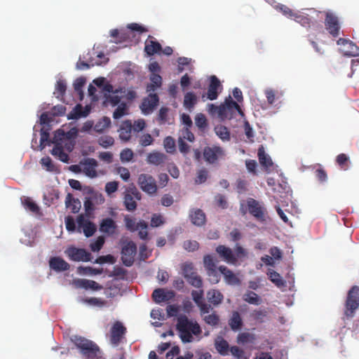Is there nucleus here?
Returning <instances> with one entry per match:
<instances>
[{"label":"nucleus","mask_w":359,"mask_h":359,"mask_svg":"<svg viewBox=\"0 0 359 359\" xmlns=\"http://www.w3.org/2000/svg\"><path fill=\"white\" fill-rule=\"evenodd\" d=\"M123 221L126 229L130 232H135L139 229L138 222L136 223V219L129 215L124 216Z\"/></svg>","instance_id":"obj_41"},{"label":"nucleus","mask_w":359,"mask_h":359,"mask_svg":"<svg viewBox=\"0 0 359 359\" xmlns=\"http://www.w3.org/2000/svg\"><path fill=\"white\" fill-rule=\"evenodd\" d=\"M336 162L341 170H346L348 168L349 158L345 154H340L336 158Z\"/></svg>","instance_id":"obj_47"},{"label":"nucleus","mask_w":359,"mask_h":359,"mask_svg":"<svg viewBox=\"0 0 359 359\" xmlns=\"http://www.w3.org/2000/svg\"><path fill=\"white\" fill-rule=\"evenodd\" d=\"M117 227L116 222L109 217L102 219L100 223V231L108 236L115 234Z\"/></svg>","instance_id":"obj_21"},{"label":"nucleus","mask_w":359,"mask_h":359,"mask_svg":"<svg viewBox=\"0 0 359 359\" xmlns=\"http://www.w3.org/2000/svg\"><path fill=\"white\" fill-rule=\"evenodd\" d=\"M229 351L231 355L235 357L236 359H247L245 356L244 351L236 346H233L230 348Z\"/></svg>","instance_id":"obj_57"},{"label":"nucleus","mask_w":359,"mask_h":359,"mask_svg":"<svg viewBox=\"0 0 359 359\" xmlns=\"http://www.w3.org/2000/svg\"><path fill=\"white\" fill-rule=\"evenodd\" d=\"M215 132L222 140L228 141L230 140V132L226 126L222 125L217 126L215 127Z\"/></svg>","instance_id":"obj_39"},{"label":"nucleus","mask_w":359,"mask_h":359,"mask_svg":"<svg viewBox=\"0 0 359 359\" xmlns=\"http://www.w3.org/2000/svg\"><path fill=\"white\" fill-rule=\"evenodd\" d=\"M249 212L257 220L264 221V208L255 199L249 198L247 200Z\"/></svg>","instance_id":"obj_15"},{"label":"nucleus","mask_w":359,"mask_h":359,"mask_svg":"<svg viewBox=\"0 0 359 359\" xmlns=\"http://www.w3.org/2000/svg\"><path fill=\"white\" fill-rule=\"evenodd\" d=\"M111 126V120L109 117L104 116L100 119L94 126V130L97 133H103L105 129L109 128Z\"/></svg>","instance_id":"obj_38"},{"label":"nucleus","mask_w":359,"mask_h":359,"mask_svg":"<svg viewBox=\"0 0 359 359\" xmlns=\"http://www.w3.org/2000/svg\"><path fill=\"white\" fill-rule=\"evenodd\" d=\"M133 125L131 121H125L122 123L118 130L119 132V137L121 140L125 142L128 141L131 137Z\"/></svg>","instance_id":"obj_26"},{"label":"nucleus","mask_w":359,"mask_h":359,"mask_svg":"<svg viewBox=\"0 0 359 359\" xmlns=\"http://www.w3.org/2000/svg\"><path fill=\"white\" fill-rule=\"evenodd\" d=\"M163 146L168 153L172 154L175 151V142L170 136H168L164 139Z\"/></svg>","instance_id":"obj_49"},{"label":"nucleus","mask_w":359,"mask_h":359,"mask_svg":"<svg viewBox=\"0 0 359 359\" xmlns=\"http://www.w3.org/2000/svg\"><path fill=\"white\" fill-rule=\"evenodd\" d=\"M294 20L302 25L303 27H310L311 18L309 15L304 12H297Z\"/></svg>","instance_id":"obj_42"},{"label":"nucleus","mask_w":359,"mask_h":359,"mask_svg":"<svg viewBox=\"0 0 359 359\" xmlns=\"http://www.w3.org/2000/svg\"><path fill=\"white\" fill-rule=\"evenodd\" d=\"M161 50V45L158 41H155L153 36L149 35L148 39L145 41V53L148 55L151 56L156 53H159Z\"/></svg>","instance_id":"obj_22"},{"label":"nucleus","mask_w":359,"mask_h":359,"mask_svg":"<svg viewBox=\"0 0 359 359\" xmlns=\"http://www.w3.org/2000/svg\"><path fill=\"white\" fill-rule=\"evenodd\" d=\"M80 165L83 167V172L89 177H97L96 168L98 165L97 161L93 158H83L80 162Z\"/></svg>","instance_id":"obj_18"},{"label":"nucleus","mask_w":359,"mask_h":359,"mask_svg":"<svg viewBox=\"0 0 359 359\" xmlns=\"http://www.w3.org/2000/svg\"><path fill=\"white\" fill-rule=\"evenodd\" d=\"M224 155V150L219 146L206 147L203 149L204 159L211 164L216 163L219 158H223Z\"/></svg>","instance_id":"obj_9"},{"label":"nucleus","mask_w":359,"mask_h":359,"mask_svg":"<svg viewBox=\"0 0 359 359\" xmlns=\"http://www.w3.org/2000/svg\"><path fill=\"white\" fill-rule=\"evenodd\" d=\"M138 226H139V232L138 236L142 240L147 239L148 237V232H147V228L148 224L144 220H140L138 222Z\"/></svg>","instance_id":"obj_52"},{"label":"nucleus","mask_w":359,"mask_h":359,"mask_svg":"<svg viewBox=\"0 0 359 359\" xmlns=\"http://www.w3.org/2000/svg\"><path fill=\"white\" fill-rule=\"evenodd\" d=\"M69 136L62 130H57L55 131L52 142L53 144H61V142L65 138H68Z\"/></svg>","instance_id":"obj_61"},{"label":"nucleus","mask_w":359,"mask_h":359,"mask_svg":"<svg viewBox=\"0 0 359 359\" xmlns=\"http://www.w3.org/2000/svg\"><path fill=\"white\" fill-rule=\"evenodd\" d=\"M192 276H189L186 278L187 281L193 287L201 288L203 286V280L201 277L196 271Z\"/></svg>","instance_id":"obj_46"},{"label":"nucleus","mask_w":359,"mask_h":359,"mask_svg":"<svg viewBox=\"0 0 359 359\" xmlns=\"http://www.w3.org/2000/svg\"><path fill=\"white\" fill-rule=\"evenodd\" d=\"M81 302L97 307H102L107 304L105 300L97 297L83 298L81 299Z\"/></svg>","instance_id":"obj_44"},{"label":"nucleus","mask_w":359,"mask_h":359,"mask_svg":"<svg viewBox=\"0 0 359 359\" xmlns=\"http://www.w3.org/2000/svg\"><path fill=\"white\" fill-rule=\"evenodd\" d=\"M66 90V81L63 79H59L55 84V90L54 92V94L56 95V97H62L63 95L65 94Z\"/></svg>","instance_id":"obj_45"},{"label":"nucleus","mask_w":359,"mask_h":359,"mask_svg":"<svg viewBox=\"0 0 359 359\" xmlns=\"http://www.w3.org/2000/svg\"><path fill=\"white\" fill-rule=\"evenodd\" d=\"M76 222L79 229H82L84 235L86 237L88 238L92 236L96 231L95 224L93 222L86 219L83 215H80L78 216Z\"/></svg>","instance_id":"obj_17"},{"label":"nucleus","mask_w":359,"mask_h":359,"mask_svg":"<svg viewBox=\"0 0 359 359\" xmlns=\"http://www.w3.org/2000/svg\"><path fill=\"white\" fill-rule=\"evenodd\" d=\"M139 142L142 147H145L151 145L154 139L150 134L147 133L140 136Z\"/></svg>","instance_id":"obj_58"},{"label":"nucleus","mask_w":359,"mask_h":359,"mask_svg":"<svg viewBox=\"0 0 359 359\" xmlns=\"http://www.w3.org/2000/svg\"><path fill=\"white\" fill-rule=\"evenodd\" d=\"M189 217L191 222L196 226H201L205 223V215L201 209L192 210L189 214Z\"/></svg>","instance_id":"obj_25"},{"label":"nucleus","mask_w":359,"mask_h":359,"mask_svg":"<svg viewBox=\"0 0 359 359\" xmlns=\"http://www.w3.org/2000/svg\"><path fill=\"white\" fill-rule=\"evenodd\" d=\"M222 112L223 119H231L234 111H237L240 114L243 115V113L238 105V104L233 101L231 96L226 98L224 104H221V109Z\"/></svg>","instance_id":"obj_11"},{"label":"nucleus","mask_w":359,"mask_h":359,"mask_svg":"<svg viewBox=\"0 0 359 359\" xmlns=\"http://www.w3.org/2000/svg\"><path fill=\"white\" fill-rule=\"evenodd\" d=\"M137 252V246L133 241H128L124 245L121 250V260L126 266L133 265L135 255Z\"/></svg>","instance_id":"obj_8"},{"label":"nucleus","mask_w":359,"mask_h":359,"mask_svg":"<svg viewBox=\"0 0 359 359\" xmlns=\"http://www.w3.org/2000/svg\"><path fill=\"white\" fill-rule=\"evenodd\" d=\"M41 164L43 167L46 168V170L52 172L55 170V165H53L51 158L49 156L43 157L40 161Z\"/></svg>","instance_id":"obj_64"},{"label":"nucleus","mask_w":359,"mask_h":359,"mask_svg":"<svg viewBox=\"0 0 359 359\" xmlns=\"http://www.w3.org/2000/svg\"><path fill=\"white\" fill-rule=\"evenodd\" d=\"M205 322L210 325L215 326L219 324V318L216 313H212L208 316H205L204 318Z\"/></svg>","instance_id":"obj_62"},{"label":"nucleus","mask_w":359,"mask_h":359,"mask_svg":"<svg viewBox=\"0 0 359 359\" xmlns=\"http://www.w3.org/2000/svg\"><path fill=\"white\" fill-rule=\"evenodd\" d=\"M127 111V106L124 102L121 103L118 107L115 109L113 114V117L115 119H118L121 118L123 116L126 114Z\"/></svg>","instance_id":"obj_54"},{"label":"nucleus","mask_w":359,"mask_h":359,"mask_svg":"<svg viewBox=\"0 0 359 359\" xmlns=\"http://www.w3.org/2000/svg\"><path fill=\"white\" fill-rule=\"evenodd\" d=\"M134 156L133 151L130 149H125L120 154V159L122 162H129Z\"/></svg>","instance_id":"obj_59"},{"label":"nucleus","mask_w":359,"mask_h":359,"mask_svg":"<svg viewBox=\"0 0 359 359\" xmlns=\"http://www.w3.org/2000/svg\"><path fill=\"white\" fill-rule=\"evenodd\" d=\"M183 271V276L186 279L189 276H192L194 273L196 272L194 264L192 263H185L182 265V267Z\"/></svg>","instance_id":"obj_60"},{"label":"nucleus","mask_w":359,"mask_h":359,"mask_svg":"<svg viewBox=\"0 0 359 359\" xmlns=\"http://www.w3.org/2000/svg\"><path fill=\"white\" fill-rule=\"evenodd\" d=\"M276 9L280 11L285 16L288 18L293 19L295 17L296 12H294L292 9L283 4H279L276 6Z\"/></svg>","instance_id":"obj_53"},{"label":"nucleus","mask_w":359,"mask_h":359,"mask_svg":"<svg viewBox=\"0 0 359 359\" xmlns=\"http://www.w3.org/2000/svg\"><path fill=\"white\" fill-rule=\"evenodd\" d=\"M65 205L72 213H77L81 208V202L73 197L72 194H67L65 198Z\"/></svg>","instance_id":"obj_28"},{"label":"nucleus","mask_w":359,"mask_h":359,"mask_svg":"<svg viewBox=\"0 0 359 359\" xmlns=\"http://www.w3.org/2000/svg\"><path fill=\"white\" fill-rule=\"evenodd\" d=\"M65 253L69 257V258L75 262H88L90 260L91 254L87 252L84 249L76 248L74 247L69 248Z\"/></svg>","instance_id":"obj_13"},{"label":"nucleus","mask_w":359,"mask_h":359,"mask_svg":"<svg viewBox=\"0 0 359 359\" xmlns=\"http://www.w3.org/2000/svg\"><path fill=\"white\" fill-rule=\"evenodd\" d=\"M104 243V238L102 236L97 238V239L90 243V248L93 252H98L101 250Z\"/></svg>","instance_id":"obj_55"},{"label":"nucleus","mask_w":359,"mask_h":359,"mask_svg":"<svg viewBox=\"0 0 359 359\" xmlns=\"http://www.w3.org/2000/svg\"><path fill=\"white\" fill-rule=\"evenodd\" d=\"M224 299L223 294L217 290H210L207 292V299L213 306L220 304Z\"/></svg>","instance_id":"obj_29"},{"label":"nucleus","mask_w":359,"mask_h":359,"mask_svg":"<svg viewBox=\"0 0 359 359\" xmlns=\"http://www.w3.org/2000/svg\"><path fill=\"white\" fill-rule=\"evenodd\" d=\"M98 144L103 148H108L114 144V140L109 135H103L97 140Z\"/></svg>","instance_id":"obj_51"},{"label":"nucleus","mask_w":359,"mask_h":359,"mask_svg":"<svg viewBox=\"0 0 359 359\" xmlns=\"http://www.w3.org/2000/svg\"><path fill=\"white\" fill-rule=\"evenodd\" d=\"M325 26L327 31L334 38L339 35L340 25L338 18L331 12L325 13Z\"/></svg>","instance_id":"obj_10"},{"label":"nucleus","mask_w":359,"mask_h":359,"mask_svg":"<svg viewBox=\"0 0 359 359\" xmlns=\"http://www.w3.org/2000/svg\"><path fill=\"white\" fill-rule=\"evenodd\" d=\"M229 325L233 331L239 330L243 326V320L238 311H233L229 320Z\"/></svg>","instance_id":"obj_32"},{"label":"nucleus","mask_w":359,"mask_h":359,"mask_svg":"<svg viewBox=\"0 0 359 359\" xmlns=\"http://www.w3.org/2000/svg\"><path fill=\"white\" fill-rule=\"evenodd\" d=\"M337 43L341 46V50L343 54L348 57H357L359 55V48L352 41L340 38Z\"/></svg>","instance_id":"obj_12"},{"label":"nucleus","mask_w":359,"mask_h":359,"mask_svg":"<svg viewBox=\"0 0 359 359\" xmlns=\"http://www.w3.org/2000/svg\"><path fill=\"white\" fill-rule=\"evenodd\" d=\"M141 198V194L136 187H129L123 193V203L128 211L133 212L137 209V202Z\"/></svg>","instance_id":"obj_4"},{"label":"nucleus","mask_w":359,"mask_h":359,"mask_svg":"<svg viewBox=\"0 0 359 359\" xmlns=\"http://www.w3.org/2000/svg\"><path fill=\"white\" fill-rule=\"evenodd\" d=\"M251 318L258 322L262 323L264 322V318L266 316V311L264 310H254L250 313Z\"/></svg>","instance_id":"obj_56"},{"label":"nucleus","mask_w":359,"mask_h":359,"mask_svg":"<svg viewBox=\"0 0 359 359\" xmlns=\"http://www.w3.org/2000/svg\"><path fill=\"white\" fill-rule=\"evenodd\" d=\"M159 102V97L156 93H149L148 96L142 100L140 109L144 114H151L157 107Z\"/></svg>","instance_id":"obj_14"},{"label":"nucleus","mask_w":359,"mask_h":359,"mask_svg":"<svg viewBox=\"0 0 359 359\" xmlns=\"http://www.w3.org/2000/svg\"><path fill=\"white\" fill-rule=\"evenodd\" d=\"M175 292L172 290H165L163 288H158L154 290L152 298L156 303H161L169 301L175 297Z\"/></svg>","instance_id":"obj_19"},{"label":"nucleus","mask_w":359,"mask_h":359,"mask_svg":"<svg viewBox=\"0 0 359 359\" xmlns=\"http://www.w3.org/2000/svg\"><path fill=\"white\" fill-rule=\"evenodd\" d=\"M216 252L218 253L219 257L227 263L233 264L236 263L237 258L230 248L223 245H219L216 248Z\"/></svg>","instance_id":"obj_20"},{"label":"nucleus","mask_w":359,"mask_h":359,"mask_svg":"<svg viewBox=\"0 0 359 359\" xmlns=\"http://www.w3.org/2000/svg\"><path fill=\"white\" fill-rule=\"evenodd\" d=\"M203 264L207 271L209 281L212 284H217L220 280V272L217 268L216 262L213 257L206 255L203 257Z\"/></svg>","instance_id":"obj_5"},{"label":"nucleus","mask_w":359,"mask_h":359,"mask_svg":"<svg viewBox=\"0 0 359 359\" xmlns=\"http://www.w3.org/2000/svg\"><path fill=\"white\" fill-rule=\"evenodd\" d=\"M359 307V287L357 285L353 286L348 291L344 315L348 318H351L354 316L355 311Z\"/></svg>","instance_id":"obj_3"},{"label":"nucleus","mask_w":359,"mask_h":359,"mask_svg":"<svg viewBox=\"0 0 359 359\" xmlns=\"http://www.w3.org/2000/svg\"><path fill=\"white\" fill-rule=\"evenodd\" d=\"M197 101L198 98L194 93H187L184 97L183 106L187 110L191 112L193 111Z\"/></svg>","instance_id":"obj_31"},{"label":"nucleus","mask_w":359,"mask_h":359,"mask_svg":"<svg viewBox=\"0 0 359 359\" xmlns=\"http://www.w3.org/2000/svg\"><path fill=\"white\" fill-rule=\"evenodd\" d=\"M270 280L278 287L285 285V281L282 278L280 275L274 270H270L267 273Z\"/></svg>","instance_id":"obj_40"},{"label":"nucleus","mask_w":359,"mask_h":359,"mask_svg":"<svg viewBox=\"0 0 359 359\" xmlns=\"http://www.w3.org/2000/svg\"><path fill=\"white\" fill-rule=\"evenodd\" d=\"M126 333V327L120 321H116L110 329V343L117 346L121 342Z\"/></svg>","instance_id":"obj_6"},{"label":"nucleus","mask_w":359,"mask_h":359,"mask_svg":"<svg viewBox=\"0 0 359 359\" xmlns=\"http://www.w3.org/2000/svg\"><path fill=\"white\" fill-rule=\"evenodd\" d=\"M77 286L86 290L91 289L93 290H99L102 286L94 280L87 279H79L77 280Z\"/></svg>","instance_id":"obj_34"},{"label":"nucleus","mask_w":359,"mask_h":359,"mask_svg":"<svg viewBox=\"0 0 359 359\" xmlns=\"http://www.w3.org/2000/svg\"><path fill=\"white\" fill-rule=\"evenodd\" d=\"M51 154L53 156H58L59 159L64 163H68L69 161V156L63 151L62 144H55V146L51 151Z\"/></svg>","instance_id":"obj_36"},{"label":"nucleus","mask_w":359,"mask_h":359,"mask_svg":"<svg viewBox=\"0 0 359 359\" xmlns=\"http://www.w3.org/2000/svg\"><path fill=\"white\" fill-rule=\"evenodd\" d=\"M49 265L53 270L56 271H65L69 269V264L59 257L50 258Z\"/></svg>","instance_id":"obj_24"},{"label":"nucleus","mask_w":359,"mask_h":359,"mask_svg":"<svg viewBox=\"0 0 359 359\" xmlns=\"http://www.w3.org/2000/svg\"><path fill=\"white\" fill-rule=\"evenodd\" d=\"M259 163L264 168H268L273 165L271 157L265 153L264 147L259 148L257 152Z\"/></svg>","instance_id":"obj_35"},{"label":"nucleus","mask_w":359,"mask_h":359,"mask_svg":"<svg viewBox=\"0 0 359 359\" xmlns=\"http://www.w3.org/2000/svg\"><path fill=\"white\" fill-rule=\"evenodd\" d=\"M167 156L163 153L159 151H153L148 154L147 161L149 164L159 165L164 163Z\"/></svg>","instance_id":"obj_27"},{"label":"nucleus","mask_w":359,"mask_h":359,"mask_svg":"<svg viewBox=\"0 0 359 359\" xmlns=\"http://www.w3.org/2000/svg\"><path fill=\"white\" fill-rule=\"evenodd\" d=\"M25 208L33 213H37L39 211V208L35 202L29 198H25L22 201Z\"/></svg>","instance_id":"obj_50"},{"label":"nucleus","mask_w":359,"mask_h":359,"mask_svg":"<svg viewBox=\"0 0 359 359\" xmlns=\"http://www.w3.org/2000/svg\"><path fill=\"white\" fill-rule=\"evenodd\" d=\"M90 110L86 107L83 109L81 104H76L73 110L68 114V119H78L81 117H86L88 115Z\"/></svg>","instance_id":"obj_30"},{"label":"nucleus","mask_w":359,"mask_h":359,"mask_svg":"<svg viewBox=\"0 0 359 359\" xmlns=\"http://www.w3.org/2000/svg\"><path fill=\"white\" fill-rule=\"evenodd\" d=\"M72 341L84 359H104L101 355L100 347L94 341L77 335L72 338Z\"/></svg>","instance_id":"obj_2"},{"label":"nucleus","mask_w":359,"mask_h":359,"mask_svg":"<svg viewBox=\"0 0 359 359\" xmlns=\"http://www.w3.org/2000/svg\"><path fill=\"white\" fill-rule=\"evenodd\" d=\"M140 189L148 194H154L157 191L155 179L150 175L141 174L137 180Z\"/></svg>","instance_id":"obj_7"},{"label":"nucleus","mask_w":359,"mask_h":359,"mask_svg":"<svg viewBox=\"0 0 359 359\" xmlns=\"http://www.w3.org/2000/svg\"><path fill=\"white\" fill-rule=\"evenodd\" d=\"M176 330L181 341L184 344L193 341V334L197 336L202 332L198 323L196 320H189L185 315L178 316Z\"/></svg>","instance_id":"obj_1"},{"label":"nucleus","mask_w":359,"mask_h":359,"mask_svg":"<svg viewBox=\"0 0 359 359\" xmlns=\"http://www.w3.org/2000/svg\"><path fill=\"white\" fill-rule=\"evenodd\" d=\"M196 126L201 130H205L208 126V121L203 114H197L195 116Z\"/></svg>","instance_id":"obj_48"},{"label":"nucleus","mask_w":359,"mask_h":359,"mask_svg":"<svg viewBox=\"0 0 359 359\" xmlns=\"http://www.w3.org/2000/svg\"><path fill=\"white\" fill-rule=\"evenodd\" d=\"M243 299L253 305H259L262 302V299L252 291H248L243 294Z\"/></svg>","instance_id":"obj_37"},{"label":"nucleus","mask_w":359,"mask_h":359,"mask_svg":"<svg viewBox=\"0 0 359 359\" xmlns=\"http://www.w3.org/2000/svg\"><path fill=\"white\" fill-rule=\"evenodd\" d=\"M215 346L217 352L222 355H227L229 353V345L227 341L222 337L215 339Z\"/></svg>","instance_id":"obj_33"},{"label":"nucleus","mask_w":359,"mask_h":359,"mask_svg":"<svg viewBox=\"0 0 359 359\" xmlns=\"http://www.w3.org/2000/svg\"><path fill=\"white\" fill-rule=\"evenodd\" d=\"M169 109L165 107H162L158 112L157 121L160 125H163L165 123H170V118H169Z\"/></svg>","instance_id":"obj_43"},{"label":"nucleus","mask_w":359,"mask_h":359,"mask_svg":"<svg viewBox=\"0 0 359 359\" xmlns=\"http://www.w3.org/2000/svg\"><path fill=\"white\" fill-rule=\"evenodd\" d=\"M183 248L189 252H194L198 249L199 244L196 241H185L183 243Z\"/></svg>","instance_id":"obj_63"},{"label":"nucleus","mask_w":359,"mask_h":359,"mask_svg":"<svg viewBox=\"0 0 359 359\" xmlns=\"http://www.w3.org/2000/svg\"><path fill=\"white\" fill-rule=\"evenodd\" d=\"M219 272L224 276L225 282L229 285H238L240 284L239 278L234 274V273L225 266H220L218 268Z\"/></svg>","instance_id":"obj_23"},{"label":"nucleus","mask_w":359,"mask_h":359,"mask_svg":"<svg viewBox=\"0 0 359 359\" xmlns=\"http://www.w3.org/2000/svg\"><path fill=\"white\" fill-rule=\"evenodd\" d=\"M222 89V86L219 79L215 75L211 76L210 77V83L208 86L207 99L210 100H216Z\"/></svg>","instance_id":"obj_16"}]
</instances>
